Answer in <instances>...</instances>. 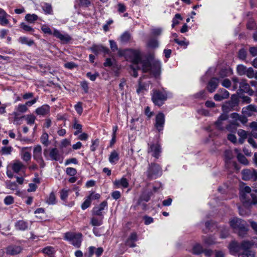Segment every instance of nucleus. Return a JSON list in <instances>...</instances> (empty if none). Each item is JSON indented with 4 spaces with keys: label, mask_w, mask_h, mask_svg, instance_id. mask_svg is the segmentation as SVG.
I'll use <instances>...</instances> for the list:
<instances>
[{
    "label": "nucleus",
    "mask_w": 257,
    "mask_h": 257,
    "mask_svg": "<svg viewBox=\"0 0 257 257\" xmlns=\"http://www.w3.org/2000/svg\"><path fill=\"white\" fill-rule=\"evenodd\" d=\"M234 151L237 154V158L238 161L241 164L246 165L248 164V162L246 157L240 153H238V150L235 149Z\"/></svg>",
    "instance_id": "nucleus-34"
},
{
    "label": "nucleus",
    "mask_w": 257,
    "mask_h": 257,
    "mask_svg": "<svg viewBox=\"0 0 257 257\" xmlns=\"http://www.w3.org/2000/svg\"><path fill=\"white\" fill-rule=\"evenodd\" d=\"M90 49L96 55H98L101 53H103L104 54H108L110 52L108 48L101 45H93L90 48Z\"/></svg>",
    "instance_id": "nucleus-14"
},
{
    "label": "nucleus",
    "mask_w": 257,
    "mask_h": 257,
    "mask_svg": "<svg viewBox=\"0 0 257 257\" xmlns=\"http://www.w3.org/2000/svg\"><path fill=\"white\" fill-rule=\"evenodd\" d=\"M130 38V34L127 32H125L121 35L120 39L121 42L124 43L128 41Z\"/></svg>",
    "instance_id": "nucleus-51"
},
{
    "label": "nucleus",
    "mask_w": 257,
    "mask_h": 257,
    "mask_svg": "<svg viewBox=\"0 0 257 257\" xmlns=\"http://www.w3.org/2000/svg\"><path fill=\"white\" fill-rule=\"evenodd\" d=\"M253 245V243L251 241L244 240L240 243L241 249L242 252L246 251H252L250 248Z\"/></svg>",
    "instance_id": "nucleus-28"
},
{
    "label": "nucleus",
    "mask_w": 257,
    "mask_h": 257,
    "mask_svg": "<svg viewBox=\"0 0 257 257\" xmlns=\"http://www.w3.org/2000/svg\"><path fill=\"white\" fill-rule=\"evenodd\" d=\"M224 158L225 165L227 168H235L236 163L235 162L232 161V159L233 158V155L231 151L226 150L224 152Z\"/></svg>",
    "instance_id": "nucleus-13"
},
{
    "label": "nucleus",
    "mask_w": 257,
    "mask_h": 257,
    "mask_svg": "<svg viewBox=\"0 0 257 257\" xmlns=\"http://www.w3.org/2000/svg\"><path fill=\"white\" fill-rule=\"evenodd\" d=\"M253 192L257 195V183L254 184L252 190L248 186L242 187L240 190V198L243 203V206H247L257 204V197Z\"/></svg>",
    "instance_id": "nucleus-2"
},
{
    "label": "nucleus",
    "mask_w": 257,
    "mask_h": 257,
    "mask_svg": "<svg viewBox=\"0 0 257 257\" xmlns=\"http://www.w3.org/2000/svg\"><path fill=\"white\" fill-rule=\"evenodd\" d=\"M182 18L179 14H176L172 20V27L179 24V21L182 20Z\"/></svg>",
    "instance_id": "nucleus-55"
},
{
    "label": "nucleus",
    "mask_w": 257,
    "mask_h": 257,
    "mask_svg": "<svg viewBox=\"0 0 257 257\" xmlns=\"http://www.w3.org/2000/svg\"><path fill=\"white\" fill-rule=\"evenodd\" d=\"M227 119V115L226 114H221L219 117L217 121L215 122V125L218 129L220 130H223L224 128L222 126V121L225 120Z\"/></svg>",
    "instance_id": "nucleus-31"
},
{
    "label": "nucleus",
    "mask_w": 257,
    "mask_h": 257,
    "mask_svg": "<svg viewBox=\"0 0 257 257\" xmlns=\"http://www.w3.org/2000/svg\"><path fill=\"white\" fill-rule=\"evenodd\" d=\"M20 27L25 31L27 32H34V29L30 26L26 24L25 23H22L20 25Z\"/></svg>",
    "instance_id": "nucleus-46"
},
{
    "label": "nucleus",
    "mask_w": 257,
    "mask_h": 257,
    "mask_svg": "<svg viewBox=\"0 0 257 257\" xmlns=\"http://www.w3.org/2000/svg\"><path fill=\"white\" fill-rule=\"evenodd\" d=\"M100 195L98 193H96L94 192H92L89 196H88L86 198L87 199H89V200L91 202L94 200H98L100 198Z\"/></svg>",
    "instance_id": "nucleus-50"
},
{
    "label": "nucleus",
    "mask_w": 257,
    "mask_h": 257,
    "mask_svg": "<svg viewBox=\"0 0 257 257\" xmlns=\"http://www.w3.org/2000/svg\"><path fill=\"white\" fill-rule=\"evenodd\" d=\"M41 30L45 34L53 35L63 43H68L71 40V38L69 35L63 34L60 31L56 29H55L54 31L52 32L50 28L46 25L42 26Z\"/></svg>",
    "instance_id": "nucleus-4"
},
{
    "label": "nucleus",
    "mask_w": 257,
    "mask_h": 257,
    "mask_svg": "<svg viewBox=\"0 0 257 257\" xmlns=\"http://www.w3.org/2000/svg\"><path fill=\"white\" fill-rule=\"evenodd\" d=\"M43 252L49 255L53 254L55 253V248L52 246H47L43 249Z\"/></svg>",
    "instance_id": "nucleus-49"
},
{
    "label": "nucleus",
    "mask_w": 257,
    "mask_h": 257,
    "mask_svg": "<svg viewBox=\"0 0 257 257\" xmlns=\"http://www.w3.org/2000/svg\"><path fill=\"white\" fill-rule=\"evenodd\" d=\"M17 110L18 112H20L21 113H24L26 112L28 110L27 105L26 104H19L17 107Z\"/></svg>",
    "instance_id": "nucleus-56"
},
{
    "label": "nucleus",
    "mask_w": 257,
    "mask_h": 257,
    "mask_svg": "<svg viewBox=\"0 0 257 257\" xmlns=\"http://www.w3.org/2000/svg\"><path fill=\"white\" fill-rule=\"evenodd\" d=\"M91 143L92 145L90 146V150L92 152H94L99 146V140L98 139H95L94 140H92Z\"/></svg>",
    "instance_id": "nucleus-53"
},
{
    "label": "nucleus",
    "mask_w": 257,
    "mask_h": 257,
    "mask_svg": "<svg viewBox=\"0 0 257 257\" xmlns=\"http://www.w3.org/2000/svg\"><path fill=\"white\" fill-rule=\"evenodd\" d=\"M38 19V17L36 14H27L25 16V20L30 23H34Z\"/></svg>",
    "instance_id": "nucleus-39"
},
{
    "label": "nucleus",
    "mask_w": 257,
    "mask_h": 257,
    "mask_svg": "<svg viewBox=\"0 0 257 257\" xmlns=\"http://www.w3.org/2000/svg\"><path fill=\"white\" fill-rule=\"evenodd\" d=\"M229 93L224 89H220L218 92L214 96V99L216 101H220L229 97Z\"/></svg>",
    "instance_id": "nucleus-22"
},
{
    "label": "nucleus",
    "mask_w": 257,
    "mask_h": 257,
    "mask_svg": "<svg viewBox=\"0 0 257 257\" xmlns=\"http://www.w3.org/2000/svg\"><path fill=\"white\" fill-rule=\"evenodd\" d=\"M237 134L239 137L238 142L242 144L247 137V133L242 129H240L238 131Z\"/></svg>",
    "instance_id": "nucleus-33"
},
{
    "label": "nucleus",
    "mask_w": 257,
    "mask_h": 257,
    "mask_svg": "<svg viewBox=\"0 0 257 257\" xmlns=\"http://www.w3.org/2000/svg\"><path fill=\"white\" fill-rule=\"evenodd\" d=\"M14 202V197L12 196H7L4 199V203L7 205L12 204Z\"/></svg>",
    "instance_id": "nucleus-61"
},
{
    "label": "nucleus",
    "mask_w": 257,
    "mask_h": 257,
    "mask_svg": "<svg viewBox=\"0 0 257 257\" xmlns=\"http://www.w3.org/2000/svg\"><path fill=\"white\" fill-rule=\"evenodd\" d=\"M231 115L232 117L235 120L227 125L226 126V129L229 132H234L236 131L237 127L239 126L238 121L244 123L246 122V119L244 117L241 116L236 113H232Z\"/></svg>",
    "instance_id": "nucleus-8"
},
{
    "label": "nucleus",
    "mask_w": 257,
    "mask_h": 257,
    "mask_svg": "<svg viewBox=\"0 0 257 257\" xmlns=\"http://www.w3.org/2000/svg\"><path fill=\"white\" fill-rule=\"evenodd\" d=\"M162 29L161 28H155L151 29V34L153 36L157 37L161 35Z\"/></svg>",
    "instance_id": "nucleus-48"
},
{
    "label": "nucleus",
    "mask_w": 257,
    "mask_h": 257,
    "mask_svg": "<svg viewBox=\"0 0 257 257\" xmlns=\"http://www.w3.org/2000/svg\"><path fill=\"white\" fill-rule=\"evenodd\" d=\"M33 158L40 165L41 168H44L45 163L42 156V147L40 145H37L33 150Z\"/></svg>",
    "instance_id": "nucleus-10"
},
{
    "label": "nucleus",
    "mask_w": 257,
    "mask_h": 257,
    "mask_svg": "<svg viewBox=\"0 0 257 257\" xmlns=\"http://www.w3.org/2000/svg\"><path fill=\"white\" fill-rule=\"evenodd\" d=\"M12 150V147H4L2 148L0 153L2 155H9L11 154Z\"/></svg>",
    "instance_id": "nucleus-42"
},
{
    "label": "nucleus",
    "mask_w": 257,
    "mask_h": 257,
    "mask_svg": "<svg viewBox=\"0 0 257 257\" xmlns=\"http://www.w3.org/2000/svg\"><path fill=\"white\" fill-rule=\"evenodd\" d=\"M41 142L46 147L49 145V136L47 133H44L41 136Z\"/></svg>",
    "instance_id": "nucleus-41"
},
{
    "label": "nucleus",
    "mask_w": 257,
    "mask_h": 257,
    "mask_svg": "<svg viewBox=\"0 0 257 257\" xmlns=\"http://www.w3.org/2000/svg\"><path fill=\"white\" fill-rule=\"evenodd\" d=\"M161 63L159 61H155L152 63L151 69L150 70L151 73H152L155 77L159 76L161 73Z\"/></svg>",
    "instance_id": "nucleus-17"
},
{
    "label": "nucleus",
    "mask_w": 257,
    "mask_h": 257,
    "mask_svg": "<svg viewBox=\"0 0 257 257\" xmlns=\"http://www.w3.org/2000/svg\"><path fill=\"white\" fill-rule=\"evenodd\" d=\"M50 107L47 104H44L37 108L35 112L39 115H45L50 112Z\"/></svg>",
    "instance_id": "nucleus-26"
},
{
    "label": "nucleus",
    "mask_w": 257,
    "mask_h": 257,
    "mask_svg": "<svg viewBox=\"0 0 257 257\" xmlns=\"http://www.w3.org/2000/svg\"><path fill=\"white\" fill-rule=\"evenodd\" d=\"M247 69L246 67L242 64L238 65L236 67L237 73L240 76L244 75Z\"/></svg>",
    "instance_id": "nucleus-38"
},
{
    "label": "nucleus",
    "mask_w": 257,
    "mask_h": 257,
    "mask_svg": "<svg viewBox=\"0 0 257 257\" xmlns=\"http://www.w3.org/2000/svg\"><path fill=\"white\" fill-rule=\"evenodd\" d=\"M219 82L218 78L216 77L212 78L208 82L206 88L210 93L213 92L217 87Z\"/></svg>",
    "instance_id": "nucleus-20"
},
{
    "label": "nucleus",
    "mask_w": 257,
    "mask_h": 257,
    "mask_svg": "<svg viewBox=\"0 0 257 257\" xmlns=\"http://www.w3.org/2000/svg\"><path fill=\"white\" fill-rule=\"evenodd\" d=\"M148 148V153L158 159L161 156L162 153V148L158 142L156 143H149Z\"/></svg>",
    "instance_id": "nucleus-9"
},
{
    "label": "nucleus",
    "mask_w": 257,
    "mask_h": 257,
    "mask_svg": "<svg viewBox=\"0 0 257 257\" xmlns=\"http://www.w3.org/2000/svg\"><path fill=\"white\" fill-rule=\"evenodd\" d=\"M115 188H126L129 186L128 181L123 177L120 179H116L113 182Z\"/></svg>",
    "instance_id": "nucleus-18"
},
{
    "label": "nucleus",
    "mask_w": 257,
    "mask_h": 257,
    "mask_svg": "<svg viewBox=\"0 0 257 257\" xmlns=\"http://www.w3.org/2000/svg\"><path fill=\"white\" fill-rule=\"evenodd\" d=\"M11 167L13 171L16 173H18L22 170L26 168V166L19 160L14 161L12 164Z\"/></svg>",
    "instance_id": "nucleus-25"
},
{
    "label": "nucleus",
    "mask_w": 257,
    "mask_h": 257,
    "mask_svg": "<svg viewBox=\"0 0 257 257\" xmlns=\"http://www.w3.org/2000/svg\"><path fill=\"white\" fill-rule=\"evenodd\" d=\"M204 241L205 243H206L207 245H211L213 244H215L216 243L215 238H214L212 236H209L208 237H206L204 240Z\"/></svg>",
    "instance_id": "nucleus-60"
},
{
    "label": "nucleus",
    "mask_w": 257,
    "mask_h": 257,
    "mask_svg": "<svg viewBox=\"0 0 257 257\" xmlns=\"http://www.w3.org/2000/svg\"><path fill=\"white\" fill-rule=\"evenodd\" d=\"M165 123V116L162 113H159L156 116L155 127L158 130L161 131L163 130Z\"/></svg>",
    "instance_id": "nucleus-19"
},
{
    "label": "nucleus",
    "mask_w": 257,
    "mask_h": 257,
    "mask_svg": "<svg viewBox=\"0 0 257 257\" xmlns=\"http://www.w3.org/2000/svg\"><path fill=\"white\" fill-rule=\"evenodd\" d=\"M240 90L244 92L248 93L249 95H252L254 91L250 88L249 84L247 82V80L242 79L239 82V86Z\"/></svg>",
    "instance_id": "nucleus-15"
},
{
    "label": "nucleus",
    "mask_w": 257,
    "mask_h": 257,
    "mask_svg": "<svg viewBox=\"0 0 257 257\" xmlns=\"http://www.w3.org/2000/svg\"><path fill=\"white\" fill-rule=\"evenodd\" d=\"M162 170L161 166L157 164L152 163L149 165L146 175L150 179H156L161 176Z\"/></svg>",
    "instance_id": "nucleus-6"
},
{
    "label": "nucleus",
    "mask_w": 257,
    "mask_h": 257,
    "mask_svg": "<svg viewBox=\"0 0 257 257\" xmlns=\"http://www.w3.org/2000/svg\"><path fill=\"white\" fill-rule=\"evenodd\" d=\"M255 252L254 251H246L238 254V257H254Z\"/></svg>",
    "instance_id": "nucleus-44"
},
{
    "label": "nucleus",
    "mask_w": 257,
    "mask_h": 257,
    "mask_svg": "<svg viewBox=\"0 0 257 257\" xmlns=\"http://www.w3.org/2000/svg\"><path fill=\"white\" fill-rule=\"evenodd\" d=\"M125 54L129 57L132 63L136 65L138 68H141L143 72H149L151 69L152 63L148 60H142L141 53L139 50L130 49Z\"/></svg>",
    "instance_id": "nucleus-1"
},
{
    "label": "nucleus",
    "mask_w": 257,
    "mask_h": 257,
    "mask_svg": "<svg viewBox=\"0 0 257 257\" xmlns=\"http://www.w3.org/2000/svg\"><path fill=\"white\" fill-rule=\"evenodd\" d=\"M47 202L49 204H54L56 203V197L53 192H51L50 193L49 197L47 200Z\"/></svg>",
    "instance_id": "nucleus-57"
},
{
    "label": "nucleus",
    "mask_w": 257,
    "mask_h": 257,
    "mask_svg": "<svg viewBox=\"0 0 257 257\" xmlns=\"http://www.w3.org/2000/svg\"><path fill=\"white\" fill-rule=\"evenodd\" d=\"M138 240V235L136 232H132L126 239L125 245L130 247H134L136 246L135 242Z\"/></svg>",
    "instance_id": "nucleus-23"
},
{
    "label": "nucleus",
    "mask_w": 257,
    "mask_h": 257,
    "mask_svg": "<svg viewBox=\"0 0 257 257\" xmlns=\"http://www.w3.org/2000/svg\"><path fill=\"white\" fill-rule=\"evenodd\" d=\"M15 227L19 230H26L28 227V223L23 220H19L16 223Z\"/></svg>",
    "instance_id": "nucleus-30"
},
{
    "label": "nucleus",
    "mask_w": 257,
    "mask_h": 257,
    "mask_svg": "<svg viewBox=\"0 0 257 257\" xmlns=\"http://www.w3.org/2000/svg\"><path fill=\"white\" fill-rule=\"evenodd\" d=\"M10 17L8 16H3L2 18L0 19V24L3 26H6L9 25V21L8 20V17Z\"/></svg>",
    "instance_id": "nucleus-63"
},
{
    "label": "nucleus",
    "mask_w": 257,
    "mask_h": 257,
    "mask_svg": "<svg viewBox=\"0 0 257 257\" xmlns=\"http://www.w3.org/2000/svg\"><path fill=\"white\" fill-rule=\"evenodd\" d=\"M107 206V202L106 201H103L99 206L93 208L92 210L93 214L98 216H102V211Z\"/></svg>",
    "instance_id": "nucleus-24"
},
{
    "label": "nucleus",
    "mask_w": 257,
    "mask_h": 257,
    "mask_svg": "<svg viewBox=\"0 0 257 257\" xmlns=\"http://www.w3.org/2000/svg\"><path fill=\"white\" fill-rule=\"evenodd\" d=\"M229 235V230L226 227H222L220 229V237L225 238Z\"/></svg>",
    "instance_id": "nucleus-54"
},
{
    "label": "nucleus",
    "mask_w": 257,
    "mask_h": 257,
    "mask_svg": "<svg viewBox=\"0 0 257 257\" xmlns=\"http://www.w3.org/2000/svg\"><path fill=\"white\" fill-rule=\"evenodd\" d=\"M242 179L244 180H256L257 179V171L253 169L242 170Z\"/></svg>",
    "instance_id": "nucleus-11"
},
{
    "label": "nucleus",
    "mask_w": 257,
    "mask_h": 257,
    "mask_svg": "<svg viewBox=\"0 0 257 257\" xmlns=\"http://www.w3.org/2000/svg\"><path fill=\"white\" fill-rule=\"evenodd\" d=\"M229 224L234 231L242 237L245 236L248 230V225L245 221L236 217L231 219Z\"/></svg>",
    "instance_id": "nucleus-3"
},
{
    "label": "nucleus",
    "mask_w": 257,
    "mask_h": 257,
    "mask_svg": "<svg viewBox=\"0 0 257 257\" xmlns=\"http://www.w3.org/2000/svg\"><path fill=\"white\" fill-rule=\"evenodd\" d=\"M66 172L67 175L73 176L76 174L77 171L76 169L74 168L68 167L66 168Z\"/></svg>",
    "instance_id": "nucleus-64"
},
{
    "label": "nucleus",
    "mask_w": 257,
    "mask_h": 257,
    "mask_svg": "<svg viewBox=\"0 0 257 257\" xmlns=\"http://www.w3.org/2000/svg\"><path fill=\"white\" fill-rule=\"evenodd\" d=\"M42 9L45 14L51 15L52 14L53 10L52 6L48 3H44L42 6Z\"/></svg>",
    "instance_id": "nucleus-36"
},
{
    "label": "nucleus",
    "mask_w": 257,
    "mask_h": 257,
    "mask_svg": "<svg viewBox=\"0 0 257 257\" xmlns=\"http://www.w3.org/2000/svg\"><path fill=\"white\" fill-rule=\"evenodd\" d=\"M202 251V247L199 244L195 245L192 249V252L194 254H199L201 253Z\"/></svg>",
    "instance_id": "nucleus-52"
},
{
    "label": "nucleus",
    "mask_w": 257,
    "mask_h": 257,
    "mask_svg": "<svg viewBox=\"0 0 257 257\" xmlns=\"http://www.w3.org/2000/svg\"><path fill=\"white\" fill-rule=\"evenodd\" d=\"M151 193H143L141 197H140L138 201L137 205H140L142 204V201H145L148 202L149 201L150 197H151Z\"/></svg>",
    "instance_id": "nucleus-35"
},
{
    "label": "nucleus",
    "mask_w": 257,
    "mask_h": 257,
    "mask_svg": "<svg viewBox=\"0 0 257 257\" xmlns=\"http://www.w3.org/2000/svg\"><path fill=\"white\" fill-rule=\"evenodd\" d=\"M228 248L230 253L232 255L237 254L238 256V254L241 253L240 252L241 250L240 244L236 241H232L229 244Z\"/></svg>",
    "instance_id": "nucleus-16"
},
{
    "label": "nucleus",
    "mask_w": 257,
    "mask_h": 257,
    "mask_svg": "<svg viewBox=\"0 0 257 257\" xmlns=\"http://www.w3.org/2000/svg\"><path fill=\"white\" fill-rule=\"evenodd\" d=\"M167 92L162 90L153 89L152 93V100L155 105L161 106L164 101L167 99Z\"/></svg>",
    "instance_id": "nucleus-5"
},
{
    "label": "nucleus",
    "mask_w": 257,
    "mask_h": 257,
    "mask_svg": "<svg viewBox=\"0 0 257 257\" xmlns=\"http://www.w3.org/2000/svg\"><path fill=\"white\" fill-rule=\"evenodd\" d=\"M50 156L53 160L59 161L60 159L59 151L56 148H53L50 151Z\"/></svg>",
    "instance_id": "nucleus-32"
},
{
    "label": "nucleus",
    "mask_w": 257,
    "mask_h": 257,
    "mask_svg": "<svg viewBox=\"0 0 257 257\" xmlns=\"http://www.w3.org/2000/svg\"><path fill=\"white\" fill-rule=\"evenodd\" d=\"M7 187L12 190H16L18 189V185L16 182H9L7 183Z\"/></svg>",
    "instance_id": "nucleus-58"
},
{
    "label": "nucleus",
    "mask_w": 257,
    "mask_h": 257,
    "mask_svg": "<svg viewBox=\"0 0 257 257\" xmlns=\"http://www.w3.org/2000/svg\"><path fill=\"white\" fill-rule=\"evenodd\" d=\"M249 126L252 128V135L254 138H257V122L253 121L249 124Z\"/></svg>",
    "instance_id": "nucleus-47"
},
{
    "label": "nucleus",
    "mask_w": 257,
    "mask_h": 257,
    "mask_svg": "<svg viewBox=\"0 0 257 257\" xmlns=\"http://www.w3.org/2000/svg\"><path fill=\"white\" fill-rule=\"evenodd\" d=\"M82 236V235L80 233L66 232L65 234L64 238L70 241L74 246L79 247L81 244Z\"/></svg>",
    "instance_id": "nucleus-7"
},
{
    "label": "nucleus",
    "mask_w": 257,
    "mask_h": 257,
    "mask_svg": "<svg viewBox=\"0 0 257 257\" xmlns=\"http://www.w3.org/2000/svg\"><path fill=\"white\" fill-rule=\"evenodd\" d=\"M27 149V147L23 148L21 153V158L25 162H28L31 159V154L30 152L26 151Z\"/></svg>",
    "instance_id": "nucleus-29"
},
{
    "label": "nucleus",
    "mask_w": 257,
    "mask_h": 257,
    "mask_svg": "<svg viewBox=\"0 0 257 257\" xmlns=\"http://www.w3.org/2000/svg\"><path fill=\"white\" fill-rule=\"evenodd\" d=\"M19 42L22 43V44H26L29 46H32L34 43L33 40L29 39L26 37H21L19 39Z\"/></svg>",
    "instance_id": "nucleus-37"
},
{
    "label": "nucleus",
    "mask_w": 257,
    "mask_h": 257,
    "mask_svg": "<svg viewBox=\"0 0 257 257\" xmlns=\"http://www.w3.org/2000/svg\"><path fill=\"white\" fill-rule=\"evenodd\" d=\"M23 249L21 246L16 244H11L5 248L6 254L9 255L19 254L22 252Z\"/></svg>",
    "instance_id": "nucleus-12"
},
{
    "label": "nucleus",
    "mask_w": 257,
    "mask_h": 257,
    "mask_svg": "<svg viewBox=\"0 0 257 257\" xmlns=\"http://www.w3.org/2000/svg\"><path fill=\"white\" fill-rule=\"evenodd\" d=\"M147 45L149 47L155 48L158 47L159 44L158 41L155 39H150Z\"/></svg>",
    "instance_id": "nucleus-45"
},
{
    "label": "nucleus",
    "mask_w": 257,
    "mask_h": 257,
    "mask_svg": "<svg viewBox=\"0 0 257 257\" xmlns=\"http://www.w3.org/2000/svg\"><path fill=\"white\" fill-rule=\"evenodd\" d=\"M22 117L25 118L27 123L29 125H33L35 123L36 120V116L33 114H29L23 116Z\"/></svg>",
    "instance_id": "nucleus-40"
},
{
    "label": "nucleus",
    "mask_w": 257,
    "mask_h": 257,
    "mask_svg": "<svg viewBox=\"0 0 257 257\" xmlns=\"http://www.w3.org/2000/svg\"><path fill=\"white\" fill-rule=\"evenodd\" d=\"M141 80L142 78H140L139 80V86L138 89H137V92L138 94L143 92L144 90H147V87H148L147 84H142Z\"/></svg>",
    "instance_id": "nucleus-43"
},
{
    "label": "nucleus",
    "mask_w": 257,
    "mask_h": 257,
    "mask_svg": "<svg viewBox=\"0 0 257 257\" xmlns=\"http://www.w3.org/2000/svg\"><path fill=\"white\" fill-rule=\"evenodd\" d=\"M257 112V106L253 104H249L242 108V112L246 116H250L254 113Z\"/></svg>",
    "instance_id": "nucleus-21"
},
{
    "label": "nucleus",
    "mask_w": 257,
    "mask_h": 257,
    "mask_svg": "<svg viewBox=\"0 0 257 257\" xmlns=\"http://www.w3.org/2000/svg\"><path fill=\"white\" fill-rule=\"evenodd\" d=\"M75 110L79 114H81L83 112V108L82 103L78 102L74 106Z\"/></svg>",
    "instance_id": "nucleus-59"
},
{
    "label": "nucleus",
    "mask_w": 257,
    "mask_h": 257,
    "mask_svg": "<svg viewBox=\"0 0 257 257\" xmlns=\"http://www.w3.org/2000/svg\"><path fill=\"white\" fill-rule=\"evenodd\" d=\"M91 223L93 226H100L102 224V220H99L95 217H92L91 219Z\"/></svg>",
    "instance_id": "nucleus-62"
},
{
    "label": "nucleus",
    "mask_w": 257,
    "mask_h": 257,
    "mask_svg": "<svg viewBox=\"0 0 257 257\" xmlns=\"http://www.w3.org/2000/svg\"><path fill=\"white\" fill-rule=\"evenodd\" d=\"M119 154L115 150L112 151L109 156L108 161L111 164H115L119 160Z\"/></svg>",
    "instance_id": "nucleus-27"
}]
</instances>
